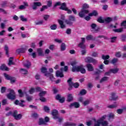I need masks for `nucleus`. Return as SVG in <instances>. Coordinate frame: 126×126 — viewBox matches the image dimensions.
Returning a JSON list of instances; mask_svg holds the SVG:
<instances>
[{"mask_svg": "<svg viewBox=\"0 0 126 126\" xmlns=\"http://www.w3.org/2000/svg\"><path fill=\"white\" fill-rule=\"evenodd\" d=\"M118 62V59L117 58H114L111 61V63H112V64H115V63H116Z\"/></svg>", "mask_w": 126, "mask_h": 126, "instance_id": "57", "label": "nucleus"}, {"mask_svg": "<svg viewBox=\"0 0 126 126\" xmlns=\"http://www.w3.org/2000/svg\"><path fill=\"white\" fill-rule=\"evenodd\" d=\"M89 13V10L85 9H83L81 12L79 13V16L81 18H83L85 16V14H88Z\"/></svg>", "mask_w": 126, "mask_h": 126, "instance_id": "7", "label": "nucleus"}, {"mask_svg": "<svg viewBox=\"0 0 126 126\" xmlns=\"http://www.w3.org/2000/svg\"><path fill=\"white\" fill-rule=\"evenodd\" d=\"M86 63H97V60L94 59L93 58L91 57H88L85 59Z\"/></svg>", "mask_w": 126, "mask_h": 126, "instance_id": "8", "label": "nucleus"}, {"mask_svg": "<svg viewBox=\"0 0 126 126\" xmlns=\"http://www.w3.org/2000/svg\"><path fill=\"white\" fill-rule=\"evenodd\" d=\"M106 117L107 115H104L103 116H102L99 120H98V121L99 122H104V120H105V119H106Z\"/></svg>", "mask_w": 126, "mask_h": 126, "instance_id": "46", "label": "nucleus"}, {"mask_svg": "<svg viewBox=\"0 0 126 126\" xmlns=\"http://www.w3.org/2000/svg\"><path fill=\"white\" fill-rule=\"evenodd\" d=\"M89 104H90V100L89 99H87L83 102L84 106H87V105H89Z\"/></svg>", "mask_w": 126, "mask_h": 126, "instance_id": "42", "label": "nucleus"}, {"mask_svg": "<svg viewBox=\"0 0 126 126\" xmlns=\"http://www.w3.org/2000/svg\"><path fill=\"white\" fill-rule=\"evenodd\" d=\"M55 99L57 101H59V103L63 104L65 101V98L64 96L62 97V95L60 94H58L55 96Z\"/></svg>", "mask_w": 126, "mask_h": 126, "instance_id": "6", "label": "nucleus"}, {"mask_svg": "<svg viewBox=\"0 0 126 126\" xmlns=\"http://www.w3.org/2000/svg\"><path fill=\"white\" fill-rule=\"evenodd\" d=\"M18 93H19V96L20 97H23V96L24 95V94L23 93V92H22V90L20 89L18 90Z\"/></svg>", "mask_w": 126, "mask_h": 126, "instance_id": "38", "label": "nucleus"}, {"mask_svg": "<svg viewBox=\"0 0 126 126\" xmlns=\"http://www.w3.org/2000/svg\"><path fill=\"white\" fill-rule=\"evenodd\" d=\"M57 25L54 24L50 26V29H51V30H56V29H57Z\"/></svg>", "mask_w": 126, "mask_h": 126, "instance_id": "56", "label": "nucleus"}, {"mask_svg": "<svg viewBox=\"0 0 126 126\" xmlns=\"http://www.w3.org/2000/svg\"><path fill=\"white\" fill-rule=\"evenodd\" d=\"M67 8V7H66V3H65V2L62 3L61 7H60V9L64 11L66 10Z\"/></svg>", "mask_w": 126, "mask_h": 126, "instance_id": "19", "label": "nucleus"}, {"mask_svg": "<svg viewBox=\"0 0 126 126\" xmlns=\"http://www.w3.org/2000/svg\"><path fill=\"white\" fill-rule=\"evenodd\" d=\"M1 7H7L8 5H7V1H4L1 4Z\"/></svg>", "mask_w": 126, "mask_h": 126, "instance_id": "41", "label": "nucleus"}, {"mask_svg": "<svg viewBox=\"0 0 126 126\" xmlns=\"http://www.w3.org/2000/svg\"><path fill=\"white\" fill-rule=\"evenodd\" d=\"M21 70L23 74H27L28 73V71L25 69H21Z\"/></svg>", "mask_w": 126, "mask_h": 126, "instance_id": "58", "label": "nucleus"}, {"mask_svg": "<svg viewBox=\"0 0 126 126\" xmlns=\"http://www.w3.org/2000/svg\"><path fill=\"white\" fill-rule=\"evenodd\" d=\"M21 102H19V100L18 99H16L15 100L14 104L16 105V106H20V107H22V108H24V107L25 106V104H23V103H25V101L24 100H21Z\"/></svg>", "mask_w": 126, "mask_h": 126, "instance_id": "9", "label": "nucleus"}, {"mask_svg": "<svg viewBox=\"0 0 126 126\" xmlns=\"http://www.w3.org/2000/svg\"><path fill=\"white\" fill-rule=\"evenodd\" d=\"M97 21L99 22V23H105V20H103L101 16L97 19Z\"/></svg>", "mask_w": 126, "mask_h": 126, "instance_id": "36", "label": "nucleus"}, {"mask_svg": "<svg viewBox=\"0 0 126 126\" xmlns=\"http://www.w3.org/2000/svg\"><path fill=\"white\" fill-rule=\"evenodd\" d=\"M56 75L57 77L63 78L64 76V75H63V72H61L60 71V70H57L56 71Z\"/></svg>", "mask_w": 126, "mask_h": 126, "instance_id": "16", "label": "nucleus"}, {"mask_svg": "<svg viewBox=\"0 0 126 126\" xmlns=\"http://www.w3.org/2000/svg\"><path fill=\"white\" fill-rule=\"evenodd\" d=\"M69 107L70 108H72V107H74V108H75V109H78L79 107H80V104H79V102H74L73 103H71Z\"/></svg>", "mask_w": 126, "mask_h": 126, "instance_id": "11", "label": "nucleus"}, {"mask_svg": "<svg viewBox=\"0 0 126 126\" xmlns=\"http://www.w3.org/2000/svg\"><path fill=\"white\" fill-rule=\"evenodd\" d=\"M58 22L62 29L65 28V25L63 24V21L62 20H58Z\"/></svg>", "mask_w": 126, "mask_h": 126, "instance_id": "22", "label": "nucleus"}, {"mask_svg": "<svg viewBox=\"0 0 126 126\" xmlns=\"http://www.w3.org/2000/svg\"><path fill=\"white\" fill-rule=\"evenodd\" d=\"M92 57H93L94 58H98L99 55H98V53L97 52H93Z\"/></svg>", "mask_w": 126, "mask_h": 126, "instance_id": "55", "label": "nucleus"}, {"mask_svg": "<svg viewBox=\"0 0 126 126\" xmlns=\"http://www.w3.org/2000/svg\"><path fill=\"white\" fill-rule=\"evenodd\" d=\"M121 25L122 27H126V20L123 21Z\"/></svg>", "mask_w": 126, "mask_h": 126, "instance_id": "64", "label": "nucleus"}, {"mask_svg": "<svg viewBox=\"0 0 126 126\" xmlns=\"http://www.w3.org/2000/svg\"><path fill=\"white\" fill-rule=\"evenodd\" d=\"M72 21H75V17L73 15H70L68 17V20H65V23L67 24V25H72V24H73Z\"/></svg>", "mask_w": 126, "mask_h": 126, "instance_id": "5", "label": "nucleus"}, {"mask_svg": "<svg viewBox=\"0 0 126 126\" xmlns=\"http://www.w3.org/2000/svg\"><path fill=\"white\" fill-rule=\"evenodd\" d=\"M43 110L46 113H49L50 112V108L47 106H44Z\"/></svg>", "mask_w": 126, "mask_h": 126, "instance_id": "45", "label": "nucleus"}, {"mask_svg": "<svg viewBox=\"0 0 126 126\" xmlns=\"http://www.w3.org/2000/svg\"><path fill=\"white\" fill-rule=\"evenodd\" d=\"M13 60V57H10L9 59V62L8 63V65H11L12 64H14Z\"/></svg>", "mask_w": 126, "mask_h": 126, "instance_id": "32", "label": "nucleus"}, {"mask_svg": "<svg viewBox=\"0 0 126 126\" xmlns=\"http://www.w3.org/2000/svg\"><path fill=\"white\" fill-rule=\"evenodd\" d=\"M117 107L118 104L115 102V104L108 106L107 108H109V109H115V108H117Z\"/></svg>", "mask_w": 126, "mask_h": 126, "instance_id": "31", "label": "nucleus"}, {"mask_svg": "<svg viewBox=\"0 0 126 126\" xmlns=\"http://www.w3.org/2000/svg\"><path fill=\"white\" fill-rule=\"evenodd\" d=\"M111 98H109L110 100H117V99H118V95H116V94H115V93H111Z\"/></svg>", "mask_w": 126, "mask_h": 126, "instance_id": "20", "label": "nucleus"}, {"mask_svg": "<svg viewBox=\"0 0 126 126\" xmlns=\"http://www.w3.org/2000/svg\"><path fill=\"white\" fill-rule=\"evenodd\" d=\"M14 118L15 120H16L17 121L18 120H21V119L22 118V115L21 114H17V115H16V117Z\"/></svg>", "mask_w": 126, "mask_h": 126, "instance_id": "33", "label": "nucleus"}, {"mask_svg": "<svg viewBox=\"0 0 126 126\" xmlns=\"http://www.w3.org/2000/svg\"><path fill=\"white\" fill-rule=\"evenodd\" d=\"M1 70H4L5 71H9V68L5 65V64H3L1 65Z\"/></svg>", "mask_w": 126, "mask_h": 126, "instance_id": "21", "label": "nucleus"}, {"mask_svg": "<svg viewBox=\"0 0 126 126\" xmlns=\"http://www.w3.org/2000/svg\"><path fill=\"white\" fill-rule=\"evenodd\" d=\"M83 9H87V8H89V5L87 3H84L82 6Z\"/></svg>", "mask_w": 126, "mask_h": 126, "instance_id": "50", "label": "nucleus"}, {"mask_svg": "<svg viewBox=\"0 0 126 126\" xmlns=\"http://www.w3.org/2000/svg\"><path fill=\"white\" fill-rule=\"evenodd\" d=\"M5 91H6V87H2L1 88V93H2V94H3V93H5Z\"/></svg>", "mask_w": 126, "mask_h": 126, "instance_id": "53", "label": "nucleus"}, {"mask_svg": "<svg viewBox=\"0 0 126 126\" xmlns=\"http://www.w3.org/2000/svg\"><path fill=\"white\" fill-rule=\"evenodd\" d=\"M8 91H9V93L7 94V98H8V99L9 100H15V98H16V95L15 94L14 90L11 89H8Z\"/></svg>", "mask_w": 126, "mask_h": 126, "instance_id": "3", "label": "nucleus"}, {"mask_svg": "<svg viewBox=\"0 0 126 126\" xmlns=\"http://www.w3.org/2000/svg\"><path fill=\"white\" fill-rule=\"evenodd\" d=\"M72 72H81L83 74L86 73V70L84 68L83 65H80L77 66H74L72 68Z\"/></svg>", "mask_w": 126, "mask_h": 126, "instance_id": "1", "label": "nucleus"}, {"mask_svg": "<svg viewBox=\"0 0 126 126\" xmlns=\"http://www.w3.org/2000/svg\"><path fill=\"white\" fill-rule=\"evenodd\" d=\"M86 39L88 41H91V40L94 41L95 38H94L92 35H88L86 37Z\"/></svg>", "mask_w": 126, "mask_h": 126, "instance_id": "26", "label": "nucleus"}, {"mask_svg": "<svg viewBox=\"0 0 126 126\" xmlns=\"http://www.w3.org/2000/svg\"><path fill=\"white\" fill-rule=\"evenodd\" d=\"M48 70V69H47V68L45 67H42L41 68V71L42 73H47V71Z\"/></svg>", "mask_w": 126, "mask_h": 126, "instance_id": "40", "label": "nucleus"}, {"mask_svg": "<svg viewBox=\"0 0 126 126\" xmlns=\"http://www.w3.org/2000/svg\"><path fill=\"white\" fill-rule=\"evenodd\" d=\"M45 9H48V6L47 5H43L42 7L40 9V11H44Z\"/></svg>", "mask_w": 126, "mask_h": 126, "instance_id": "59", "label": "nucleus"}, {"mask_svg": "<svg viewBox=\"0 0 126 126\" xmlns=\"http://www.w3.org/2000/svg\"><path fill=\"white\" fill-rule=\"evenodd\" d=\"M63 126H76V124L69 122H65L63 124Z\"/></svg>", "mask_w": 126, "mask_h": 126, "instance_id": "15", "label": "nucleus"}, {"mask_svg": "<svg viewBox=\"0 0 126 126\" xmlns=\"http://www.w3.org/2000/svg\"><path fill=\"white\" fill-rule=\"evenodd\" d=\"M108 118L109 120H111V119H114V118H115V115L113 113H110L108 115Z\"/></svg>", "mask_w": 126, "mask_h": 126, "instance_id": "62", "label": "nucleus"}, {"mask_svg": "<svg viewBox=\"0 0 126 126\" xmlns=\"http://www.w3.org/2000/svg\"><path fill=\"white\" fill-rule=\"evenodd\" d=\"M112 21H113V19L111 17H108L104 19V22H106V23H110Z\"/></svg>", "mask_w": 126, "mask_h": 126, "instance_id": "29", "label": "nucleus"}, {"mask_svg": "<svg viewBox=\"0 0 126 126\" xmlns=\"http://www.w3.org/2000/svg\"><path fill=\"white\" fill-rule=\"evenodd\" d=\"M45 76H47V77H49L50 80H53L54 79V75L51 73L47 72L44 74Z\"/></svg>", "mask_w": 126, "mask_h": 126, "instance_id": "18", "label": "nucleus"}, {"mask_svg": "<svg viewBox=\"0 0 126 126\" xmlns=\"http://www.w3.org/2000/svg\"><path fill=\"white\" fill-rule=\"evenodd\" d=\"M61 71H65V72H66V71H67V70H68V66H64V67H62L60 69Z\"/></svg>", "mask_w": 126, "mask_h": 126, "instance_id": "35", "label": "nucleus"}, {"mask_svg": "<svg viewBox=\"0 0 126 126\" xmlns=\"http://www.w3.org/2000/svg\"><path fill=\"white\" fill-rule=\"evenodd\" d=\"M52 115L54 120H57L59 119V116H58L59 115V111L57 110V109H53L52 110Z\"/></svg>", "mask_w": 126, "mask_h": 126, "instance_id": "10", "label": "nucleus"}, {"mask_svg": "<svg viewBox=\"0 0 126 126\" xmlns=\"http://www.w3.org/2000/svg\"><path fill=\"white\" fill-rule=\"evenodd\" d=\"M41 5H42V3L40 2H34L32 6V8L33 10H36V9H37V7H40Z\"/></svg>", "mask_w": 126, "mask_h": 126, "instance_id": "12", "label": "nucleus"}, {"mask_svg": "<svg viewBox=\"0 0 126 126\" xmlns=\"http://www.w3.org/2000/svg\"><path fill=\"white\" fill-rule=\"evenodd\" d=\"M67 82L68 83L69 88L68 89V90L69 91H70L72 90V87H74V88H78L79 87V83L76 82V83H73L72 82V78H69V79L67 81Z\"/></svg>", "mask_w": 126, "mask_h": 126, "instance_id": "2", "label": "nucleus"}, {"mask_svg": "<svg viewBox=\"0 0 126 126\" xmlns=\"http://www.w3.org/2000/svg\"><path fill=\"white\" fill-rule=\"evenodd\" d=\"M113 31L114 32H115V33H121L123 32V28L115 29V30H113Z\"/></svg>", "mask_w": 126, "mask_h": 126, "instance_id": "39", "label": "nucleus"}, {"mask_svg": "<svg viewBox=\"0 0 126 126\" xmlns=\"http://www.w3.org/2000/svg\"><path fill=\"white\" fill-rule=\"evenodd\" d=\"M46 94H47V91H42L41 92H40L39 93L38 95L40 97L39 100L41 102H46V101H47V99H46V98H45V97H44V96H45L46 95Z\"/></svg>", "mask_w": 126, "mask_h": 126, "instance_id": "4", "label": "nucleus"}, {"mask_svg": "<svg viewBox=\"0 0 126 126\" xmlns=\"http://www.w3.org/2000/svg\"><path fill=\"white\" fill-rule=\"evenodd\" d=\"M37 51L38 56H44V55L43 53V50H42V48L37 49Z\"/></svg>", "mask_w": 126, "mask_h": 126, "instance_id": "27", "label": "nucleus"}, {"mask_svg": "<svg viewBox=\"0 0 126 126\" xmlns=\"http://www.w3.org/2000/svg\"><path fill=\"white\" fill-rule=\"evenodd\" d=\"M102 60H104V61L109 60V59H110V56H109V55L105 56L104 55H102Z\"/></svg>", "mask_w": 126, "mask_h": 126, "instance_id": "43", "label": "nucleus"}, {"mask_svg": "<svg viewBox=\"0 0 126 126\" xmlns=\"http://www.w3.org/2000/svg\"><path fill=\"white\" fill-rule=\"evenodd\" d=\"M119 70H120V69H119V68H115L114 69H110L111 73H114V74H115V73H117Z\"/></svg>", "mask_w": 126, "mask_h": 126, "instance_id": "30", "label": "nucleus"}, {"mask_svg": "<svg viewBox=\"0 0 126 126\" xmlns=\"http://www.w3.org/2000/svg\"><path fill=\"white\" fill-rule=\"evenodd\" d=\"M73 100V96L72 94H69L67 96V102H71Z\"/></svg>", "mask_w": 126, "mask_h": 126, "instance_id": "25", "label": "nucleus"}, {"mask_svg": "<svg viewBox=\"0 0 126 126\" xmlns=\"http://www.w3.org/2000/svg\"><path fill=\"white\" fill-rule=\"evenodd\" d=\"M39 126H46L47 123L45 122V120L42 118H40L38 122Z\"/></svg>", "mask_w": 126, "mask_h": 126, "instance_id": "17", "label": "nucleus"}, {"mask_svg": "<svg viewBox=\"0 0 126 126\" xmlns=\"http://www.w3.org/2000/svg\"><path fill=\"white\" fill-rule=\"evenodd\" d=\"M123 112H124V109H118L117 110V113L119 115H122V114H123Z\"/></svg>", "mask_w": 126, "mask_h": 126, "instance_id": "51", "label": "nucleus"}, {"mask_svg": "<svg viewBox=\"0 0 126 126\" xmlns=\"http://www.w3.org/2000/svg\"><path fill=\"white\" fill-rule=\"evenodd\" d=\"M100 125H101L102 126H108V122L105 121L102 122H100Z\"/></svg>", "mask_w": 126, "mask_h": 126, "instance_id": "44", "label": "nucleus"}, {"mask_svg": "<svg viewBox=\"0 0 126 126\" xmlns=\"http://www.w3.org/2000/svg\"><path fill=\"white\" fill-rule=\"evenodd\" d=\"M78 47H79V48H81V49H84L86 48L85 45H84V43H80L78 44Z\"/></svg>", "mask_w": 126, "mask_h": 126, "instance_id": "52", "label": "nucleus"}, {"mask_svg": "<svg viewBox=\"0 0 126 126\" xmlns=\"http://www.w3.org/2000/svg\"><path fill=\"white\" fill-rule=\"evenodd\" d=\"M4 50L6 52V55L7 56H8V51H9V49H8V46H7V45H5V46H4Z\"/></svg>", "mask_w": 126, "mask_h": 126, "instance_id": "54", "label": "nucleus"}, {"mask_svg": "<svg viewBox=\"0 0 126 126\" xmlns=\"http://www.w3.org/2000/svg\"><path fill=\"white\" fill-rule=\"evenodd\" d=\"M115 56L116 57V58H121L122 57V55H121V52L118 51L116 52V53L115 54Z\"/></svg>", "mask_w": 126, "mask_h": 126, "instance_id": "60", "label": "nucleus"}, {"mask_svg": "<svg viewBox=\"0 0 126 126\" xmlns=\"http://www.w3.org/2000/svg\"><path fill=\"white\" fill-rule=\"evenodd\" d=\"M88 71H93L94 70V67L91 63H88L86 65Z\"/></svg>", "mask_w": 126, "mask_h": 126, "instance_id": "13", "label": "nucleus"}, {"mask_svg": "<svg viewBox=\"0 0 126 126\" xmlns=\"http://www.w3.org/2000/svg\"><path fill=\"white\" fill-rule=\"evenodd\" d=\"M61 51L62 52H63V51H65V49H66V46L65 45V43H62L61 45Z\"/></svg>", "mask_w": 126, "mask_h": 126, "instance_id": "24", "label": "nucleus"}, {"mask_svg": "<svg viewBox=\"0 0 126 126\" xmlns=\"http://www.w3.org/2000/svg\"><path fill=\"white\" fill-rule=\"evenodd\" d=\"M118 38V37L117 36H114L111 37V43H115L117 40V39Z\"/></svg>", "mask_w": 126, "mask_h": 126, "instance_id": "49", "label": "nucleus"}, {"mask_svg": "<svg viewBox=\"0 0 126 126\" xmlns=\"http://www.w3.org/2000/svg\"><path fill=\"white\" fill-rule=\"evenodd\" d=\"M121 41L122 42H126V35L125 34H122L121 36Z\"/></svg>", "mask_w": 126, "mask_h": 126, "instance_id": "34", "label": "nucleus"}, {"mask_svg": "<svg viewBox=\"0 0 126 126\" xmlns=\"http://www.w3.org/2000/svg\"><path fill=\"white\" fill-rule=\"evenodd\" d=\"M20 20L23 21V22H27V18H24V16L21 15L20 16Z\"/></svg>", "mask_w": 126, "mask_h": 126, "instance_id": "37", "label": "nucleus"}, {"mask_svg": "<svg viewBox=\"0 0 126 126\" xmlns=\"http://www.w3.org/2000/svg\"><path fill=\"white\" fill-rule=\"evenodd\" d=\"M97 15H98V12H97V11L96 10H94L93 11V12L92 13H90V14H89V16H97Z\"/></svg>", "mask_w": 126, "mask_h": 126, "instance_id": "23", "label": "nucleus"}, {"mask_svg": "<svg viewBox=\"0 0 126 126\" xmlns=\"http://www.w3.org/2000/svg\"><path fill=\"white\" fill-rule=\"evenodd\" d=\"M43 21H39L38 22H35V25H42L43 24Z\"/></svg>", "mask_w": 126, "mask_h": 126, "instance_id": "63", "label": "nucleus"}, {"mask_svg": "<svg viewBox=\"0 0 126 126\" xmlns=\"http://www.w3.org/2000/svg\"><path fill=\"white\" fill-rule=\"evenodd\" d=\"M100 125H101V123L100 121L97 120V121H95L94 124V126H100Z\"/></svg>", "mask_w": 126, "mask_h": 126, "instance_id": "61", "label": "nucleus"}, {"mask_svg": "<svg viewBox=\"0 0 126 126\" xmlns=\"http://www.w3.org/2000/svg\"><path fill=\"white\" fill-rule=\"evenodd\" d=\"M4 77H5V78H6V79H7V80H10V79H11V77H12L5 73H4Z\"/></svg>", "mask_w": 126, "mask_h": 126, "instance_id": "47", "label": "nucleus"}, {"mask_svg": "<svg viewBox=\"0 0 126 126\" xmlns=\"http://www.w3.org/2000/svg\"><path fill=\"white\" fill-rule=\"evenodd\" d=\"M108 77H103L100 80V83H102V82H104V81H107V80H108Z\"/></svg>", "mask_w": 126, "mask_h": 126, "instance_id": "48", "label": "nucleus"}, {"mask_svg": "<svg viewBox=\"0 0 126 126\" xmlns=\"http://www.w3.org/2000/svg\"><path fill=\"white\" fill-rule=\"evenodd\" d=\"M87 94V91L85 89H82L80 91L79 95H81L82 96H83L84 95H86Z\"/></svg>", "mask_w": 126, "mask_h": 126, "instance_id": "28", "label": "nucleus"}, {"mask_svg": "<svg viewBox=\"0 0 126 126\" xmlns=\"http://www.w3.org/2000/svg\"><path fill=\"white\" fill-rule=\"evenodd\" d=\"M16 52L17 54H23L26 52V48H19L16 50Z\"/></svg>", "mask_w": 126, "mask_h": 126, "instance_id": "14", "label": "nucleus"}]
</instances>
